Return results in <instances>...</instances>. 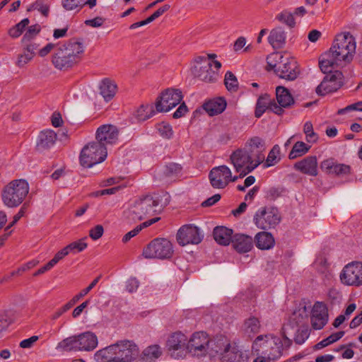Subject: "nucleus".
Listing matches in <instances>:
<instances>
[{
  "label": "nucleus",
  "mask_w": 362,
  "mask_h": 362,
  "mask_svg": "<svg viewBox=\"0 0 362 362\" xmlns=\"http://www.w3.org/2000/svg\"><path fill=\"white\" fill-rule=\"evenodd\" d=\"M176 239L179 245L185 246L189 244H199L203 239L198 227L192 225L182 226L177 231Z\"/></svg>",
  "instance_id": "nucleus-15"
},
{
  "label": "nucleus",
  "mask_w": 362,
  "mask_h": 362,
  "mask_svg": "<svg viewBox=\"0 0 362 362\" xmlns=\"http://www.w3.org/2000/svg\"><path fill=\"white\" fill-rule=\"evenodd\" d=\"M173 254L171 242L166 238H156L151 241L143 250L146 258L169 259Z\"/></svg>",
  "instance_id": "nucleus-9"
},
{
  "label": "nucleus",
  "mask_w": 362,
  "mask_h": 362,
  "mask_svg": "<svg viewBox=\"0 0 362 362\" xmlns=\"http://www.w3.org/2000/svg\"><path fill=\"white\" fill-rule=\"evenodd\" d=\"M340 279L346 286H360L362 285V262H351L343 268Z\"/></svg>",
  "instance_id": "nucleus-14"
},
{
  "label": "nucleus",
  "mask_w": 362,
  "mask_h": 362,
  "mask_svg": "<svg viewBox=\"0 0 362 362\" xmlns=\"http://www.w3.org/2000/svg\"><path fill=\"white\" fill-rule=\"evenodd\" d=\"M29 184L24 179L13 180L5 185L1 199L5 206L15 208L21 205L29 192Z\"/></svg>",
  "instance_id": "nucleus-4"
},
{
  "label": "nucleus",
  "mask_w": 362,
  "mask_h": 362,
  "mask_svg": "<svg viewBox=\"0 0 362 362\" xmlns=\"http://www.w3.org/2000/svg\"><path fill=\"white\" fill-rule=\"evenodd\" d=\"M187 337L180 331L175 332L169 335L166 341V349L171 357L175 359L183 358L185 356Z\"/></svg>",
  "instance_id": "nucleus-13"
},
{
  "label": "nucleus",
  "mask_w": 362,
  "mask_h": 362,
  "mask_svg": "<svg viewBox=\"0 0 362 362\" xmlns=\"http://www.w3.org/2000/svg\"><path fill=\"white\" fill-rule=\"evenodd\" d=\"M329 320L328 310L325 303L317 301L312 309L310 322L314 329H322Z\"/></svg>",
  "instance_id": "nucleus-18"
},
{
  "label": "nucleus",
  "mask_w": 362,
  "mask_h": 362,
  "mask_svg": "<svg viewBox=\"0 0 362 362\" xmlns=\"http://www.w3.org/2000/svg\"><path fill=\"white\" fill-rule=\"evenodd\" d=\"M58 347L65 351H78V335L71 336L63 339L58 344Z\"/></svg>",
  "instance_id": "nucleus-46"
},
{
  "label": "nucleus",
  "mask_w": 362,
  "mask_h": 362,
  "mask_svg": "<svg viewBox=\"0 0 362 362\" xmlns=\"http://www.w3.org/2000/svg\"><path fill=\"white\" fill-rule=\"evenodd\" d=\"M330 71L324 72L327 75L322 81L317 86L315 92L318 95H325L339 90L344 84V76L341 71Z\"/></svg>",
  "instance_id": "nucleus-11"
},
{
  "label": "nucleus",
  "mask_w": 362,
  "mask_h": 362,
  "mask_svg": "<svg viewBox=\"0 0 362 362\" xmlns=\"http://www.w3.org/2000/svg\"><path fill=\"white\" fill-rule=\"evenodd\" d=\"M115 350L113 344L102 349L95 354V359L98 362H117Z\"/></svg>",
  "instance_id": "nucleus-37"
},
{
  "label": "nucleus",
  "mask_w": 362,
  "mask_h": 362,
  "mask_svg": "<svg viewBox=\"0 0 362 362\" xmlns=\"http://www.w3.org/2000/svg\"><path fill=\"white\" fill-rule=\"evenodd\" d=\"M231 347L232 346L226 337H220L213 340L211 339L209 349L214 354H220L223 356Z\"/></svg>",
  "instance_id": "nucleus-38"
},
{
  "label": "nucleus",
  "mask_w": 362,
  "mask_h": 362,
  "mask_svg": "<svg viewBox=\"0 0 362 362\" xmlns=\"http://www.w3.org/2000/svg\"><path fill=\"white\" fill-rule=\"evenodd\" d=\"M230 169L225 165L213 168L209 178L211 186L215 189H223L230 182Z\"/></svg>",
  "instance_id": "nucleus-17"
},
{
  "label": "nucleus",
  "mask_w": 362,
  "mask_h": 362,
  "mask_svg": "<svg viewBox=\"0 0 362 362\" xmlns=\"http://www.w3.org/2000/svg\"><path fill=\"white\" fill-rule=\"evenodd\" d=\"M281 194V190L278 187H270L265 192V197L267 199L272 201L278 198Z\"/></svg>",
  "instance_id": "nucleus-61"
},
{
  "label": "nucleus",
  "mask_w": 362,
  "mask_h": 362,
  "mask_svg": "<svg viewBox=\"0 0 362 362\" xmlns=\"http://www.w3.org/2000/svg\"><path fill=\"white\" fill-rule=\"evenodd\" d=\"M39 339V337L34 335L28 339L22 340L20 342V347L23 349H30L33 346L34 344Z\"/></svg>",
  "instance_id": "nucleus-64"
},
{
  "label": "nucleus",
  "mask_w": 362,
  "mask_h": 362,
  "mask_svg": "<svg viewBox=\"0 0 362 362\" xmlns=\"http://www.w3.org/2000/svg\"><path fill=\"white\" fill-rule=\"evenodd\" d=\"M230 160L240 177H244L259 165V163L244 148L234 151L230 156Z\"/></svg>",
  "instance_id": "nucleus-7"
},
{
  "label": "nucleus",
  "mask_w": 362,
  "mask_h": 362,
  "mask_svg": "<svg viewBox=\"0 0 362 362\" xmlns=\"http://www.w3.org/2000/svg\"><path fill=\"white\" fill-rule=\"evenodd\" d=\"M40 30L41 27L39 24H35L29 26L21 39V43L32 42V40L39 34Z\"/></svg>",
  "instance_id": "nucleus-50"
},
{
  "label": "nucleus",
  "mask_w": 362,
  "mask_h": 362,
  "mask_svg": "<svg viewBox=\"0 0 362 362\" xmlns=\"http://www.w3.org/2000/svg\"><path fill=\"white\" fill-rule=\"evenodd\" d=\"M244 148L250 152V154L259 163V165L264 160V152L266 149V143L263 139L259 136L250 138L246 142Z\"/></svg>",
  "instance_id": "nucleus-20"
},
{
  "label": "nucleus",
  "mask_w": 362,
  "mask_h": 362,
  "mask_svg": "<svg viewBox=\"0 0 362 362\" xmlns=\"http://www.w3.org/2000/svg\"><path fill=\"white\" fill-rule=\"evenodd\" d=\"M321 170L328 175L343 176L351 173L349 165L337 163L334 158H328L320 163Z\"/></svg>",
  "instance_id": "nucleus-23"
},
{
  "label": "nucleus",
  "mask_w": 362,
  "mask_h": 362,
  "mask_svg": "<svg viewBox=\"0 0 362 362\" xmlns=\"http://www.w3.org/2000/svg\"><path fill=\"white\" fill-rule=\"evenodd\" d=\"M362 111V102H358L346 106L344 108L339 109L337 112L338 115H344L350 111Z\"/></svg>",
  "instance_id": "nucleus-62"
},
{
  "label": "nucleus",
  "mask_w": 362,
  "mask_h": 362,
  "mask_svg": "<svg viewBox=\"0 0 362 362\" xmlns=\"http://www.w3.org/2000/svg\"><path fill=\"white\" fill-rule=\"evenodd\" d=\"M28 204L26 203H24L22 206L21 207L18 212L13 216V221L5 228V231H8L13 226H14L21 218H22L28 209Z\"/></svg>",
  "instance_id": "nucleus-57"
},
{
  "label": "nucleus",
  "mask_w": 362,
  "mask_h": 362,
  "mask_svg": "<svg viewBox=\"0 0 362 362\" xmlns=\"http://www.w3.org/2000/svg\"><path fill=\"white\" fill-rule=\"evenodd\" d=\"M280 147L278 145H274L269 152L267 159L264 163V168H269L276 164L279 160Z\"/></svg>",
  "instance_id": "nucleus-45"
},
{
  "label": "nucleus",
  "mask_w": 362,
  "mask_h": 362,
  "mask_svg": "<svg viewBox=\"0 0 362 362\" xmlns=\"http://www.w3.org/2000/svg\"><path fill=\"white\" fill-rule=\"evenodd\" d=\"M210 344L211 338L206 332H195L187 339V349L192 356L200 358L207 355Z\"/></svg>",
  "instance_id": "nucleus-10"
},
{
  "label": "nucleus",
  "mask_w": 362,
  "mask_h": 362,
  "mask_svg": "<svg viewBox=\"0 0 362 362\" xmlns=\"http://www.w3.org/2000/svg\"><path fill=\"white\" fill-rule=\"evenodd\" d=\"M281 216L275 206H263L257 210L253 216V223L263 230L274 229L281 222Z\"/></svg>",
  "instance_id": "nucleus-8"
},
{
  "label": "nucleus",
  "mask_w": 362,
  "mask_h": 362,
  "mask_svg": "<svg viewBox=\"0 0 362 362\" xmlns=\"http://www.w3.org/2000/svg\"><path fill=\"white\" fill-rule=\"evenodd\" d=\"M281 339L272 334L259 335L254 341L252 349L263 356L268 361H276L281 354L283 346Z\"/></svg>",
  "instance_id": "nucleus-3"
},
{
  "label": "nucleus",
  "mask_w": 362,
  "mask_h": 362,
  "mask_svg": "<svg viewBox=\"0 0 362 362\" xmlns=\"http://www.w3.org/2000/svg\"><path fill=\"white\" fill-rule=\"evenodd\" d=\"M83 51V45L81 42L71 39L57 47L52 62L58 69L71 67L80 61Z\"/></svg>",
  "instance_id": "nucleus-2"
},
{
  "label": "nucleus",
  "mask_w": 362,
  "mask_h": 362,
  "mask_svg": "<svg viewBox=\"0 0 362 362\" xmlns=\"http://www.w3.org/2000/svg\"><path fill=\"white\" fill-rule=\"evenodd\" d=\"M117 362H130L134 358L136 345L133 341L123 340L113 344Z\"/></svg>",
  "instance_id": "nucleus-21"
},
{
  "label": "nucleus",
  "mask_w": 362,
  "mask_h": 362,
  "mask_svg": "<svg viewBox=\"0 0 362 362\" xmlns=\"http://www.w3.org/2000/svg\"><path fill=\"white\" fill-rule=\"evenodd\" d=\"M30 21L28 18L23 19L21 22L11 28L8 34L13 38H17L20 37L24 32L25 28L28 25Z\"/></svg>",
  "instance_id": "nucleus-44"
},
{
  "label": "nucleus",
  "mask_w": 362,
  "mask_h": 362,
  "mask_svg": "<svg viewBox=\"0 0 362 362\" xmlns=\"http://www.w3.org/2000/svg\"><path fill=\"white\" fill-rule=\"evenodd\" d=\"M167 204H162L161 197L158 194H147L137 199V218L142 220L160 214Z\"/></svg>",
  "instance_id": "nucleus-6"
},
{
  "label": "nucleus",
  "mask_w": 362,
  "mask_h": 362,
  "mask_svg": "<svg viewBox=\"0 0 362 362\" xmlns=\"http://www.w3.org/2000/svg\"><path fill=\"white\" fill-rule=\"evenodd\" d=\"M86 238H81L77 241H74L70 244H69L66 247L69 252H80L83 251L88 246L87 243L85 242Z\"/></svg>",
  "instance_id": "nucleus-54"
},
{
  "label": "nucleus",
  "mask_w": 362,
  "mask_h": 362,
  "mask_svg": "<svg viewBox=\"0 0 362 362\" xmlns=\"http://www.w3.org/2000/svg\"><path fill=\"white\" fill-rule=\"evenodd\" d=\"M170 8L169 4H164L161 7H160L158 10H156L153 14L148 16L146 19L137 22V28L146 25L154 20L162 16L165 12L168 11Z\"/></svg>",
  "instance_id": "nucleus-47"
},
{
  "label": "nucleus",
  "mask_w": 362,
  "mask_h": 362,
  "mask_svg": "<svg viewBox=\"0 0 362 362\" xmlns=\"http://www.w3.org/2000/svg\"><path fill=\"white\" fill-rule=\"evenodd\" d=\"M221 362H248V356L238 346H233L223 354Z\"/></svg>",
  "instance_id": "nucleus-32"
},
{
  "label": "nucleus",
  "mask_w": 362,
  "mask_h": 362,
  "mask_svg": "<svg viewBox=\"0 0 362 362\" xmlns=\"http://www.w3.org/2000/svg\"><path fill=\"white\" fill-rule=\"evenodd\" d=\"M254 240L248 235L236 233L233 235L232 243L234 249L239 253H245L253 247Z\"/></svg>",
  "instance_id": "nucleus-25"
},
{
  "label": "nucleus",
  "mask_w": 362,
  "mask_h": 362,
  "mask_svg": "<svg viewBox=\"0 0 362 362\" xmlns=\"http://www.w3.org/2000/svg\"><path fill=\"white\" fill-rule=\"evenodd\" d=\"M356 43L350 33L338 34L329 50L323 53L319 60V66L322 72L330 71L349 63L356 52Z\"/></svg>",
  "instance_id": "nucleus-1"
},
{
  "label": "nucleus",
  "mask_w": 362,
  "mask_h": 362,
  "mask_svg": "<svg viewBox=\"0 0 362 362\" xmlns=\"http://www.w3.org/2000/svg\"><path fill=\"white\" fill-rule=\"evenodd\" d=\"M294 341L297 344H303L310 336V329L308 325L296 327Z\"/></svg>",
  "instance_id": "nucleus-48"
},
{
  "label": "nucleus",
  "mask_w": 362,
  "mask_h": 362,
  "mask_svg": "<svg viewBox=\"0 0 362 362\" xmlns=\"http://www.w3.org/2000/svg\"><path fill=\"white\" fill-rule=\"evenodd\" d=\"M107 156V148L97 141H91L85 145L79 155L80 165L86 168L103 162Z\"/></svg>",
  "instance_id": "nucleus-5"
},
{
  "label": "nucleus",
  "mask_w": 362,
  "mask_h": 362,
  "mask_svg": "<svg viewBox=\"0 0 362 362\" xmlns=\"http://www.w3.org/2000/svg\"><path fill=\"white\" fill-rule=\"evenodd\" d=\"M276 96L278 103L285 108L289 107L294 103V99L289 90L283 86L276 88Z\"/></svg>",
  "instance_id": "nucleus-36"
},
{
  "label": "nucleus",
  "mask_w": 362,
  "mask_h": 362,
  "mask_svg": "<svg viewBox=\"0 0 362 362\" xmlns=\"http://www.w3.org/2000/svg\"><path fill=\"white\" fill-rule=\"evenodd\" d=\"M96 2L97 0H62V4L65 10L72 11L74 9L80 10L86 5L92 8L96 5Z\"/></svg>",
  "instance_id": "nucleus-39"
},
{
  "label": "nucleus",
  "mask_w": 362,
  "mask_h": 362,
  "mask_svg": "<svg viewBox=\"0 0 362 362\" xmlns=\"http://www.w3.org/2000/svg\"><path fill=\"white\" fill-rule=\"evenodd\" d=\"M276 19L279 22L286 25L290 28H293L296 25V21L293 13L286 9L283 10L281 12L277 14Z\"/></svg>",
  "instance_id": "nucleus-43"
},
{
  "label": "nucleus",
  "mask_w": 362,
  "mask_h": 362,
  "mask_svg": "<svg viewBox=\"0 0 362 362\" xmlns=\"http://www.w3.org/2000/svg\"><path fill=\"white\" fill-rule=\"evenodd\" d=\"M119 139V129L112 124H103L95 132V141L107 148L116 144Z\"/></svg>",
  "instance_id": "nucleus-16"
},
{
  "label": "nucleus",
  "mask_w": 362,
  "mask_h": 362,
  "mask_svg": "<svg viewBox=\"0 0 362 362\" xmlns=\"http://www.w3.org/2000/svg\"><path fill=\"white\" fill-rule=\"evenodd\" d=\"M78 351H91L98 346V337L93 332H83L78 335Z\"/></svg>",
  "instance_id": "nucleus-26"
},
{
  "label": "nucleus",
  "mask_w": 362,
  "mask_h": 362,
  "mask_svg": "<svg viewBox=\"0 0 362 362\" xmlns=\"http://www.w3.org/2000/svg\"><path fill=\"white\" fill-rule=\"evenodd\" d=\"M216 242L221 245H228L232 243L233 230L225 226H216L213 231Z\"/></svg>",
  "instance_id": "nucleus-31"
},
{
  "label": "nucleus",
  "mask_w": 362,
  "mask_h": 362,
  "mask_svg": "<svg viewBox=\"0 0 362 362\" xmlns=\"http://www.w3.org/2000/svg\"><path fill=\"white\" fill-rule=\"evenodd\" d=\"M224 83L228 90L230 92L238 90V81L236 76L231 71H228L226 73Z\"/></svg>",
  "instance_id": "nucleus-49"
},
{
  "label": "nucleus",
  "mask_w": 362,
  "mask_h": 362,
  "mask_svg": "<svg viewBox=\"0 0 362 362\" xmlns=\"http://www.w3.org/2000/svg\"><path fill=\"white\" fill-rule=\"evenodd\" d=\"M156 113L151 104H142L137 109V122H144L153 117Z\"/></svg>",
  "instance_id": "nucleus-41"
},
{
  "label": "nucleus",
  "mask_w": 362,
  "mask_h": 362,
  "mask_svg": "<svg viewBox=\"0 0 362 362\" xmlns=\"http://www.w3.org/2000/svg\"><path fill=\"white\" fill-rule=\"evenodd\" d=\"M344 334H345V332L344 331H339V332L333 333V334H330L329 337H327V338H325V339H322V341H320V342L317 343L314 346V349L316 350H319L322 348H325V347L337 341L340 339H341L344 337Z\"/></svg>",
  "instance_id": "nucleus-42"
},
{
  "label": "nucleus",
  "mask_w": 362,
  "mask_h": 362,
  "mask_svg": "<svg viewBox=\"0 0 362 362\" xmlns=\"http://www.w3.org/2000/svg\"><path fill=\"white\" fill-rule=\"evenodd\" d=\"M12 322L8 311L0 312V333L6 329Z\"/></svg>",
  "instance_id": "nucleus-55"
},
{
  "label": "nucleus",
  "mask_w": 362,
  "mask_h": 362,
  "mask_svg": "<svg viewBox=\"0 0 362 362\" xmlns=\"http://www.w3.org/2000/svg\"><path fill=\"white\" fill-rule=\"evenodd\" d=\"M182 166L180 164L172 163L166 165L165 174L167 176L176 175L180 173Z\"/></svg>",
  "instance_id": "nucleus-60"
},
{
  "label": "nucleus",
  "mask_w": 362,
  "mask_h": 362,
  "mask_svg": "<svg viewBox=\"0 0 362 362\" xmlns=\"http://www.w3.org/2000/svg\"><path fill=\"white\" fill-rule=\"evenodd\" d=\"M69 254L68 250L66 249V247H64L59 252L56 253L54 257L49 261L50 263V265L54 267L55 264H57L61 259H62L64 257H65L66 255Z\"/></svg>",
  "instance_id": "nucleus-63"
},
{
  "label": "nucleus",
  "mask_w": 362,
  "mask_h": 362,
  "mask_svg": "<svg viewBox=\"0 0 362 362\" xmlns=\"http://www.w3.org/2000/svg\"><path fill=\"white\" fill-rule=\"evenodd\" d=\"M56 140L57 134L53 130L42 131L38 136L37 147L40 151L48 149L54 146Z\"/></svg>",
  "instance_id": "nucleus-28"
},
{
  "label": "nucleus",
  "mask_w": 362,
  "mask_h": 362,
  "mask_svg": "<svg viewBox=\"0 0 362 362\" xmlns=\"http://www.w3.org/2000/svg\"><path fill=\"white\" fill-rule=\"evenodd\" d=\"M162 352L158 345H151L146 347L137 358V362H153L158 359Z\"/></svg>",
  "instance_id": "nucleus-35"
},
{
  "label": "nucleus",
  "mask_w": 362,
  "mask_h": 362,
  "mask_svg": "<svg viewBox=\"0 0 362 362\" xmlns=\"http://www.w3.org/2000/svg\"><path fill=\"white\" fill-rule=\"evenodd\" d=\"M196 76L199 79L206 83L215 82L218 77V73L212 70L211 62L209 60H205L204 64L197 70Z\"/></svg>",
  "instance_id": "nucleus-27"
},
{
  "label": "nucleus",
  "mask_w": 362,
  "mask_h": 362,
  "mask_svg": "<svg viewBox=\"0 0 362 362\" xmlns=\"http://www.w3.org/2000/svg\"><path fill=\"white\" fill-rule=\"evenodd\" d=\"M100 94L106 102L111 100L116 94L117 85L109 78L101 81L99 86Z\"/></svg>",
  "instance_id": "nucleus-33"
},
{
  "label": "nucleus",
  "mask_w": 362,
  "mask_h": 362,
  "mask_svg": "<svg viewBox=\"0 0 362 362\" xmlns=\"http://www.w3.org/2000/svg\"><path fill=\"white\" fill-rule=\"evenodd\" d=\"M286 37L284 30L278 27L271 30L268 37V42L274 49H280L284 45Z\"/></svg>",
  "instance_id": "nucleus-34"
},
{
  "label": "nucleus",
  "mask_w": 362,
  "mask_h": 362,
  "mask_svg": "<svg viewBox=\"0 0 362 362\" xmlns=\"http://www.w3.org/2000/svg\"><path fill=\"white\" fill-rule=\"evenodd\" d=\"M303 132L305 134V139L308 143H315L317 141L318 136L314 132L313 126L311 122L308 121L304 124Z\"/></svg>",
  "instance_id": "nucleus-51"
},
{
  "label": "nucleus",
  "mask_w": 362,
  "mask_h": 362,
  "mask_svg": "<svg viewBox=\"0 0 362 362\" xmlns=\"http://www.w3.org/2000/svg\"><path fill=\"white\" fill-rule=\"evenodd\" d=\"M181 90L175 88H167L156 98L155 107L156 112H168L182 100Z\"/></svg>",
  "instance_id": "nucleus-12"
},
{
  "label": "nucleus",
  "mask_w": 362,
  "mask_h": 362,
  "mask_svg": "<svg viewBox=\"0 0 362 362\" xmlns=\"http://www.w3.org/2000/svg\"><path fill=\"white\" fill-rule=\"evenodd\" d=\"M254 240L257 247L260 250H269L275 245L274 236L266 230L258 232L255 235Z\"/></svg>",
  "instance_id": "nucleus-30"
},
{
  "label": "nucleus",
  "mask_w": 362,
  "mask_h": 362,
  "mask_svg": "<svg viewBox=\"0 0 362 362\" xmlns=\"http://www.w3.org/2000/svg\"><path fill=\"white\" fill-rule=\"evenodd\" d=\"M102 275L100 274L90 284V285L88 287L82 289L77 295L75 296L76 300H79L81 298L87 295L96 286V284L98 283Z\"/></svg>",
  "instance_id": "nucleus-56"
},
{
  "label": "nucleus",
  "mask_w": 362,
  "mask_h": 362,
  "mask_svg": "<svg viewBox=\"0 0 362 362\" xmlns=\"http://www.w3.org/2000/svg\"><path fill=\"white\" fill-rule=\"evenodd\" d=\"M226 107V101L223 98L210 100L203 105L204 110L210 115L214 116L222 113Z\"/></svg>",
  "instance_id": "nucleus-29"
},
{
  "label": "nucleus",
  "mask_w": 362,
  "mask_h": 362,
  "mask_svg": "<svg viewBox=\"0 0 362 362\" xmlns=\"http://www.w3.org/2000/svg\"><path fill=\"white\" fill-rule=\"evenodd\" d=\"M156 129L164 139H170L173 136V131L171 125L166 122H161L157 124Z\"/></svg>",
  "instance_id": "nucleus-53"
},
{
  "label": "nucleus",
  "mask_w": 362,
  "mask_h": 362,
  "mask_svg": "<svg viewBox=\"0 0 362 362\" xmlns=\"http://www.w3.org/2000/svg\"><path fill=\"white\" fill-rule=\"evenodd\" d=\"M33 57L30 54H28L25 49H23V52L18 55V60L16 62V66L18 67H23L28 64L30 60L33 59Z\"/></svg>",
  "instance_id": "nucleus-59"
},
{
  "label": "nucleus",
  "mask_w": 362,
  "mask_h": 362,
  "mask_svg": "<svg viewBox=\"0 0 362 362\" xmlns=\"http://www.w3.org/2000/svg\"><path fill=\"white\" fill-rule=\"evenodd\" d=\"M306 317L300 312H294L290 317L289 321L287 324L284 325L281 330V336L284 339V344L286 348H288L292 344V341L288 337L290 334V329H293L295 327L305 326Z\"/></svg>",
  "instance_id": "nucleus-22"
},
{
  "label": "nucleus",
  "mask_w": 362,
  "mask_h": 362,
  "mask_svg": "<svg viewBox=\"0 0 362 362\" xmlns=\"http://www.w3.org/2000/svg\"><path fill=\"white\" fill-rule=\"evenodd\" d=\"M294 168L303 174L315 177L318 174L317 157L315 156H308L296 163Z\"/></svg>",
  "instance_id": "nucleus-24"
},
{
  "label": "nucleus",
  "mask_w": 362,
  "mask_h": 362,
  "mask_svg": "<svg viewBox=\"0 0 362 362\" xmlns=\"http://www.w3.org/2000/svg\"><path fill=\"white\" fill-rule=\"evenodd\" d=\"M275 72L280 78L288 81L295 80L300 73L297 62L294 59L282 60Z\"/></svg>",
  "instance_id": "nucleus-19"
},
{
  "label": "nucleus",
  "mask_w": 362,
  "mask_h": 362,
  "mask_svg": "<svg viewBox=\"0 0 362 362\" xmlns=\"http://www.w3.org/2000/svg\"><path fill=\"white\" fill-rule=\"evenodd\" d=\"M245 331L248 333H257L260 329V322L255 317H250L245 321Z\"/></svg>",
  "instance_id": "nucleus-52"
},
{
  "label": "nucleus",
  "mask_w": 362,
  "mask_h": 362,
  "mask_svg": "<svg viewBox=\"0 0 362 362\" xmlns=\"http://www.w3.org/2000/svg\"><path fill=\"white\" fill-rule=\"evenodd\" d=\"M310 146L303 141H297L294 144L288 154L289 159H295L305 155L310 148Z\"/></svg>",
  "instance_id": "nucleus-40"
},
{
  "label": "nucleus",
  "mask_w": 362,
  "mask_h": 362,
  "mask_svg": "<svg viewBox=\"0 0 362 362\" xmlns=\"http://www.w3.org/2000/svg\"><path fill=\"white\" fill-rule=\"evenodd\" d=\"M104 233V228L102 225H96L89 230V236L93 240H96L100 238Z\"/></svg>",
  "instance_id": "nucleus-58"
}]
</instances>
